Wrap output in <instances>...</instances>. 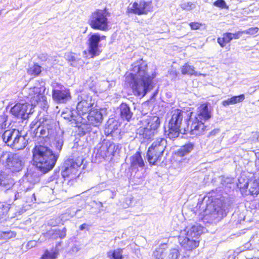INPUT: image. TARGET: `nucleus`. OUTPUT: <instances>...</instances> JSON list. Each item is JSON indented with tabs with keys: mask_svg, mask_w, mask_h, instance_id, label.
Wrapping results in <instances>:
<instances>
[{
	"mask_svg": "<svg viewBox=\"0 0 259 259\" xmlns=\"http://www.w3.org/2000/svg\"><path fill=\"white\" fill-rule=\"evenodd\" d=\"M131 7H128L126 10V14H135L137 15H146L148 12L153 11V7L151 1H146L140 0L131 3Z\"/></svg>",
	"mask_w": 259,
	"mask_h": 259,
	"instance_id": "nucleus-6",
	"label": "nucleus"
},
{
	"mask_svg": "<svg viewBox=\"0 0 259 259\" xmlns=\"http://www.w3.org/2000/svg\"><path fill=\"white\" fill-rule=\"evenodd\" d=\"M163 138H158L148 148L147 158L149 162H157L161 160L164 151V147L161 144Z\"/></svg>",
	"mask_w": 259,
	"mask_h": 259,
	"instance_id": "nucleus-9",
	"label": "nucleus"
},
{
	"mask_svg": "<svg viewBox=\"0 0 259 259\" xmlns=\"http://www.w3.org/2000/svg\"><path fill=\"white\" fill-rule=\"evenodd\" d=\"M183 119V111L176 109L169 122L168 136L170 139L177 138L180 133V124Z\"/></svg>",
	"mask_w": 259,
	"mask_h": 259,
	"instance_id": "nucleus-7",
	"label": "nucleus"
},
{
	"mask_svg": "<svg viewBox=\"0 0 259 259\" xmlns=\"http://www.w3.org/2000/svg\"><path fill=\"white\" fill-rule=\"evenodd\" d=\"M212 135V132L210 133V135Z\"/></svg>",
	"mask_w": 259,
	"mask_h": 259,
	"instance_id": "nucleus-63",
	"label": "nucleus"
},
{
	"mask_svg": "<svg viewBox=\"0 0 259 259\" xmlns=\"http://www.w3.org/2000/svg\"><path fill=\"white\" fill-rule=\"evenodd\" d=\"M258 28L257 27H251L248 28L247 30L244 31V33L248 34H254L256 33L258 31Z\"/></svg>",
	"mask_w": 259,
	"mask_h": 259,
	"instance_id": "nucleus-43",
	"label": "nucleus"
},
{
	"mask_svg": "<svg viewBox=\"0 0 259 259\" xmlns=\"http://www.w3.org/2000/svg\"><path fill=\"white\" fill-rule=\"evenodd\" d=\"M122 249L118 248L113 251H110L107 252L108 257L112 256L113 259H123Z\"/></svg>",
	"mask_w": 259,
	"mask_h": 259,
	"instance_id": "nucleus-29",
	"label": "nucleus"
},
{
	"mask_svg": "<svg viewBox=\"0 0 259 259\" xmlns=\"http://www.w3.org/2000/svg\"><path fill=\"white\" fill-rule=\"evenodd\" d=\"M56 230H54V231H53V233H52V235H54V237L55 238H58V237H59V235H58V234L56 233Z\"/></svg>",
	"mask_w": 259,
	"mask_h": 259,
	"instance_id": "nucleus-55",
	"label": "nucleus"
},
{
	"mask_svg": "<svg viewBox=\"0 0 259 259\" xmlns=\"http://www.w3.org/2000/svg\"><path fill=\"white\" fill-rule=\"evenodd\" d=\"M202 25V23L198 22H192L189 23V26L192 30H198Z\"/></svg>",
	"mask_w": 259,
	"mask_h": 259,
	"instance_id": "nucleus-42",
	"label": "nucleus"
},
{
	"mask_svg": "<svg viewBox=\"0 0 259 259\" xmlns=\"http://www.w3.org/2000/svg\"><path fill=\"white\" fill-rule=\"evenodd\" d=\"M249 192L251 195H257L259 193V185L256 180H250L249 183Z\"/></svg>",
	"mask_w": 259,
	"mask_h": 259,
	"instance_id": "nucleus-26",
	"label": "nucleus"
},
{
	"mask_svg": "<svg viewBox=\"0 0 259 259\" xmlns=\"http://www.w3.org/2000/svg\"><path fill=\"white\" fill-rule=\"evenodd\" d=\"M139 164V166L142 167L144 165V163L141 162V163H138Z\"/></svg>",
	"mask_w": 259,
	"mask_h": 259,
	"instance_id": "nucleus-58",
	"label": "nucleus"
},
{
	"mask_svg": "<svg viewBox=\"0 0 259 259\" xmlns=\"http://www.w3.org/2000/svg\"><path fill=\"white\" fill-rule=\"evenodd\" d=\"M72 164L70 165V166H66L65 167L64 170L62 172L63 177H67L70 174H71L74 172V169L75 168V166L76 165L78 166L79 165L77 164L78 163H72Z\"/></svg>",
	"mask_w": 259,
	"mask_h": 259,
	"instance_id": "nucleus-31",
	"label": "nucleus"
},
{
	"mask_svg": "<svg viewBox=\"0 0 259 259\" xmlns=\"http://www.w3.org/2000/svg\"><path fill=\"white\" fill-rule=\"evenodd\" d=\"M232 100L234 104L242 102L245 99V95L243 94L234 96L232 97Z\"/></svg>",
	"mask_w": 259,
	"mask_h": 259,
	"instance_id": "nucleus-38",
	"label": "nucleus"
},
{
	"mask_svg": "<svg viewBox=\"0 0 259 259\" xmlns=\"http://www.w3.org/2000/svg\"><path fill=\"white\" fill-rule=\"evenodd\" d=\"M131 162H144L142 158L140 152H136L133 156L131 157Z\"/></svg>",
	"mask_w": 259,
	"mask_h": 259,
	"instance_id": "nucleus-36",
	"label": "nucleus"
},
{
	"mask_svg": "<svg viewBox=\"0 0 259 259\" xmlns=\"http://www.w3.org/2000/svg\"><path fill=\"white\" fill-rule=\"evenodd\" d=\"M52 98L58 103H64L69 100L71 96L69 89L63 88L61 90L53 89L52 90Z\"/></svg>",
	"mask_w": 259,
	"mask_h": 259,
	"instance_id": "nucleus-14",
	"label": "nucleus"
},
{
	"mask_svg": "<svg viewBox=\"0 0 259 259\" xmlns=\"http://www.w3.org/2000/svg\"><path fill=\"white\" fill-rule=\"evenodd\" d=\"M106 36H100L98 33H94L91 34L88 37L87 40L88 49L83 52L84 55L87 53L90 56V57L94 58L98 56L101 53V50L99 48V43L101 39H105Z\"/></svg>",
	"mask_w": 259,
	"mask_h": 259,
	"instance_id": "nucleus-5",
	"label": "nucleus"
},
{
	"mask_svg": "<svg viewBox=\"0 0 259 259\" xmlns=\"http://www.w3.org/2000/svg\"><path fill=\"white\" fill-rule=\"evenodd\" d=\"M185 233H180L178 237L179 242L182 248L186 250H192L199 245V241L185 236Z\"/></svg>",
	"mask_w": 259,
	"mask_h": 259,
	"instance_id": "nucleus-13",
	"label": "nucleus"
},
{
	"mask_svg": "<svg viewBox=\"0 0 259 259\" xmlns=\"http://www.w3.org/2000/svg\"><path fill=\"white\" fill-rule=\"evenodd\" d=\"M27 72L30 75L37 76L41 72V67L38 64L34 63L32 67L27 69Z\"/></svg>",
	"mask_w": 259,
	"mask_h": 259,
	"instance_id": "nucleus-25",
	"label": "nucleus"
},
{
	"mask_svg": "<svg viewBox=\"0 0 259 259\" xmlns=\"http://www.w3.org/2000/svg\"><path fill=\"white\" fill-rule=\"evenodd\" d=\"M188 126L189 133L192 135L200 136L204 135L208 130L207 125L204 124V121L195 117L190 119Z\"/></svg>",
	"mask_w": 259,
	"mask_h": 259,
	"instance_id": "nucleus-10",
	"label": "nucleus"
},
{
	"mask_svg": "<svg viewBox=\"0 0 259 259\" xmlns=\"http://www.w3.org/2000/svg\"><path fill=\"white\" fill-rule=\"evenodd\" d=\"M58 252L55 251L46 250L43 259H54L57 257Z\"/></svg>",
	"mask_w": 259,
	"mask_h": 259,
	"instance_id": "nucleus-35",
	"label": "nucleus"
},
{
	"mask_svg": "<svg viewBox=\"0 0 259 259\" xmlns=\"http://www.w3.org/2000/svg\"><path fill=\"white\" fill-rule=\"evenodd\" d=\"M110 16V13L107 8L97 9L91 14L88 24L94 30L107 31L109 27L108 17Z\"/></svg>",
	"mask_w": 259,
	"mask_h": 259,
	"instance_id": "nucleus-3",
	"label": "nucleus"
},
{
	"mask_svg": "<svg viewBox=\"0 0 259 259\" xmlns=\"http://www.w3.org/2000/svg\"><path fill=\"white\" fill-rule=\"evenodd\" d=\"M160 120L158 116L156 115L149 116L146 119V124L141 131L140 135L144 139H149L151 136L158 132L160 127Z\"/></svg>",
	"mask_w": 259,
	"mask_h": 259,
	"instance_id": "nucleus-8",
	"label": "nucleus"
},
{
	"mask_svg": "<svg viewBox=\"0 0 259 259\" xmlns=\"http://www.w3.org/2000/svg\"><path fill=\"white\" fill-rule=\"evenodd\" d=\"M244 33V31H238L234 33H231L232 40L233 39H237L240 38V36Z\"/></svg>",
	"mask_w": 259,
	"mask_h": 259,
	"instance_id": "nucleus-45",
	"label": "nucleus"
},
{
	"mask_svg": "<svg viewBox=\"0 0 259 259\" xmlns=\"http://www.w3.org/2000/svg\"><path fill=\"white\" fill-rule=\"evenodd\" d=\"M95 100L92 96L87 95L78 102L76 106V110L78 114L83 115L89 113L93 108L96 107Z\"/></svg>",
	"mask_w": 259,
	"mask_h": 259,
	"instance_id": "nucleus-11",
	"label": "nucleus"
},
{
	"mask_svg": "<svg viewBox=\"0 0 259 259\" xmlns=\"http://www.w3.org/2000/svg\"><path fill=\"white\" fill-rule=\"evenodd\" d=\"M106 147H107V151H108L109 148L111 147L114 148L115 145L114 143H109L108 144L107 143H106Z\"/></svg>",
	"mask_w": 259,
	"mask_h": 259,
	"instance_id": "nucleus-53",
	"label": "nucleus"
},
{
	"mask_svg": "<svg viewBox=\"0 0 259 259\" xmlns=\"http://www.w3.org/2000/svg\"><path fill=\"white\" fill-rule=\"evenodd\" d=\"M180 70L181 74L183 75H187L189 76H205V74L198 73L193 65H191L189 62L184 63L181 67Z\"/></svg>",
	"mask_w": 259,
	"mask_h": 259,
	"instance_id": "nucleus-19",
	"label": "nucleus"
},
{
	"mask_svg": "<svg viewBox=\"0 0 259 259\" xmlns=\"http://www.w3.org/2000/svg\"><path fill=\"white\" fill-rule=\"evenodd\" d=\"M232 40L231 33L226 32L217 38V42L221 48H225Z\"/></svg>",
	"mask_w": 259,
	"mask_h": 259,
	"instance_id": "nucleus-22",
	"label": "nucleus"
},
{
	"mask_svg": "<svg viewBox=\"0 0 259 259\" xmlns=\"http://www.w3.org/2000/svg\"><path fill=\"white\" fill-rule=\"evenodd\" d=\"M29 95L31 96V98H32L33 100L36 102L39 101L40 99L44 97L39 92H37V91H34V95L31 94Z\"/></svg>",
	"mask_w": 259,
	"mask_h": 259,
	"instance_id": "nucleus-41",
	"label": "nucleus"
},
{
	"mask_svg": "<svg viewBox=\"0 0 259 259\" xmlns=\"http://www.w3.org/2000/svg\"><path fill=\"white\" fill-rule=\"evenodd\" d=\"M2 138L3 142L13 149L20 150L25 147L23 142L24 138L19 131L15 129L6 130L2 134Z\"/></svg>",
	"mask_w": 259,
	"mask_h": 259,
	"instance_id": "nucleus-4",
	"label": "nucleus"
},
{
	"mask_svg": "<svg viewBox=\"0 0 259 259\" xmlns=\"http://www.w3.org/2000/svg\"><path fill=\"white\" fill-rule=\"evenodd\" d=\"M2 235L3 240H7L15 237L16 236V233L11 231L2 232Z\"/></svg>",
	"mask_w": 259,
	"mask_h": 259,
	"instance_id": "nucleus-37",
	"label": "nucleus"
},
{
	"mask_svg": "<svg viewBox=\"0 0 259 259\" xmlns=\"http://www.w3.org/2000/svg\"><path fill=\"white\" fill-rule=\"evenodd\" d=\"M87 114H88V120L91 124L97 126L101 122L102 115L96 107L93 108Z\"/></svg>",
	"mask_w": 259,
	"mask_h": 259,
	"instance_id": "nucleus-18",
	"label": "nucleus"
},
{
	"mask_svg": "<svg viewBox=\"0 0 259 259\" xmlns=\"http://www.w3.org/2000/svg\"><path fill=\"white\" fill-rule=\"evenodd\" d=\"M66 60L70 63L71 66H74V63L76 62L77 58L75 54L72 52H69L65 55Z\"/></svg>",
	"mask_w": 259,
	"mask_h": 259,
	"instance_id": "nucleus-33",
	"label": "nucleus"
},
{
	"mask_svg": "<svg viewBox=\"0 0 259 259\" xmlns=\"http://www.w3.org/2000/svg\"><path fill=\"white\" fill-rule=\"evenodd\" d=\"M36 242L35 241H34V240L30 241L27 243V246H28V247H29L30 248L34 247L36 245Z\"/></svg>",
	"mask_w": 259,
	"mask_h": 259,
	"instance_id": "nucleus-51",
	"label": "nucleus"
},
{
	"mask_svg": "<svg viewBox=\"0 0 259 259\" xmlns=\"http://www.w3.org/2000/svg\"><path fill=\"white\" fill-rule=\"evenodd\" d=\"M56 233L58 234L59 237L60 238H63L66 236V229L64 228L63 229L56 230Z\"/></svg>",
	"mask_w": 259,
	"mask_h": 259,
	"instance_id": "nucleus-46",
	"label": "nucleus"
},
{
	"mask_svg": "<svg viewBox=\"0 0 259 259\" xmlns=\"http://www.w3.org/2000/svg\"><path fill=\"white\" fill-rule=\"evenodd\" d=\"M185 5V9H188V10H191L195 7V5L194 4H193L192 2H188L186 4H184Z\"/></svg>",
	"mask_w": 259,
	"mask_h": 259,
	"instance_id": "nucleus-49",
	"label": "nucleus"
},
{
	"mask_svg": "<svg viewBox=\"0 0 259 259\" xmlns=\"http://www.w3.org/2000/svg\"><path fill=\"white\" fill-rule=\"evenodd\" d=\"M138 65L134 66L132 71L125 76V82L132 89L134 94L137 96L144 97L147 93L156 73L151 75L147 74V64L142 59L138 61Z\"/></svg>",
	"mask_w": 259,
	"mask_h": 259,
	"instance_id": "nucleus-1",
	"label": "nucleus"
},
{
	"mask_svg": "<svg viewBox=\"0 0 259 259\" xmlns=\"http://www.w3.org/2000/svg\"><path fill=\"white\" fill-rule=\"evenodd\" d=\"M11 113L15 116L18 117L24 114L22 105L21 104H15L11 109Z\"/></svg>",
	"mask_w": 259,
	"mask_h": 259,
	"instance_id": "nucleus-27",
	"label": "nucleus"
},
{
	"mask_svg": "<svg viewBox=\"0 0 259 259\" xmlns=\"http://www.w3.org/2000/svg\"><path fill=\"white\" fill-rule=\"evenodd\" d=\"M197 205L203 210L205 214H211L215 219H221L226 214L225 204L221 199L205 196L202 202H198Z\"/></svg>",
	"mask_w": 259,
	"mask_h": 259,
	"instance_id": "nucleus-2",
	"label": "nucleus"
},
{
	"mask_svg": "<svg viewBox=\"0 0 259 259\" xmlns=\"http://www.w3.org/2000/svg\"><path fill=\"white\" fill-rule=\"evenodd\" d=\"M45 162H56L59 155L49 149Z\"/></svg>",
	"mask_w": 259,
	"mask_h": 259,
	"instance_id": "nucleus-30",
	"label": "nucleus"
},
{
	"mask_svg": "<svg viewBox=\"0 0 259 259\" xmlns=\"http://www.w3.org/2000/svg\"><path fill=\"white\" fill-rule=\"evenodd\" d=\"M255 155L256 158L259 161V150H257V151L255 153Z\"/></svg>",
	"mask_w": 259,
	"mask_h": 259,
	"instance_id": "nucleus-57",
	"label": "nucleus"
},
{
	"mask_svg": "<svg viewBox=\"0 0 259 259\" xmlns=\"http://www.w3.org/2000/svg\"><path fill=\"white\" fill-rule=\"evenodd\" d=\"M150 164H151V165H155V163L154 162H153V163H150Z\"/></svg>",
	"mask_w": 259,
	"mask_h": 259,
	"instance_id": "nucleus-61",
	"label": "nucleus"
},
{
	"mask_svg": "<svg viewBox=\"0 0 259 259\" xmlns=\"http://www.w3.org/2000/svg\"><path fill=\"white\" fill-rule=\"evenodd\" d=\"M208 103L200 104L198 107L197 113L194 117L199 118L204 122L209 120L211 117V114L208 110Z\"/></svg>",
	"mask_w": 259,
	"mask_h": 259,
	"instance_id": "nucleus-16",
	"label": "nucleus"
},
{
	"mask_svg": "<svg viewBox=\"0 0 259 259\" xmlns=\"http://www.w3.org/2000/svg\"><path fill=\"white\" fill-rule=\"evenodd\" d=\"M42 125L44 129L41 130L40 132V133L41 135H44L45 132V129L47 128L48 130V133H49V130L52 129V124L51 122L48 121L47 120H45V122L43 121L40 123L38 126L39 127L40 126Z\"/></svg>",
	"mask_w": 259,
	"mask_h": 259,
	"instance_id": "nucleus-34",
	"label": "nucleus"
},
{
	"mask_svg": "<svg viewBox=\"0 0 259 259\" xmlns=\"http://www.w3.org/2000/svg\"><path fill=\"white\" fill-rule=\"evenodd\" d=\"M221 184L223 185H226L228 184H232L234 181V179L233 178L230 177H221Z\"/></svg>",
	"mask_w": 259,
	"mask_h": 259,
	"instance_id": "nucleus-40",
	"label": "nucleus"
},
{
	"mask_svg": "<svg viewBox=\"0 0 259 259\" xmlns=\"http://www.w3.org/2000/svg\"><path fill=\"white\" fill-rule=\"evenodd\" d=\"M0 240H3L2 231H0Z\"/></svg>",
	"mask_w": 259,
	"mask_h": 259,
	"instance_id": "nucleus-59",
	"label": "nucleus"
},
{
	"mask_svg": "<svg viewBox=\"0 0 259 259\" xmlns=\"http://www.w3.org/2000/svg\"><path fill=\"white\" fill-rule=\"evenodd\" d=\"M7 117L5 114H0V126L3 127L6 125Z\"/></svg>",
	"mask_w": 259,
	"mask_h": 259,
	"instance_id": "nucleus-44",
	"label": "nucleus"
},
{
	"mask_svg": "<svg viewBox=\"0 0 259 259\" xmlns=\"http://www.w3.org/2000/svg\"><path fill=\"white\" fill-rule=\"evenodd\" d=\"M5 183V184L4 185H3V186H6L7 185H11L13 183L12 181L10 179H8V178L6 179L4 181H3V183Z\"/></svg>",
	"mask_w": 259,
	"mask_h": 259,
	"instance_id": "nucleus-52",
	"label": "nucleus"
},
{
	"mask_svg": "<svg viewBox=\"0 0 259 259\" xmlns=\"http://www.w3.org/2000/svg\"><path fill=\"white\" fill-rule=\"evenodd\" d=\"M180 255L178 249L173 248L167 251L162 247L156 249L153 252L155 259H178Z\"/></svg>",
	"mask_w": 259,
	"mask_h": 259,
	"instance_id": "nucleus-12",
	"label": "nucleus"
},
{
	"mask_svg": "<svg viewBox=\"0 0 259 259\" xmlns=\"http://www.w3.org/2000/svg\"><path fill=\"white\" fill-rule=\"evenodd\" d=\"M17 157L16 154L11 152H1L0 150V162H21L20 161H15Z\"/></svg>",
	"mask_w": 259,
	"mask_h": 259,
	"instance_id": "nucleus-23",
	"label": "nucleus"
},
{
	"mask_svg": "<svg viewBox=\"0 0 259 259\" xmlns=\"http://www.w3.org/2000/svg\"><path fill=\"white\" fill-rule=\"evenodd\" d=\"M85 227H86V224H83L80 226L79 229L80 230H83L85 228Z\"/></svg>",
	"mask_w": 259,
	"mask_h": 259,
	"instance_id": "nucleus-56",
	"label": "nucleus"
},
{
	"mask_svg": "<svg viewBox=\"0 0 259 259\" xmlns=\"http://www.w3.org/2000/svg\"><path fill=\"white\" fill-rule=\"evenodd\" d=\"M237 187L239 188L242 193H245L249 187L250 180L245 177L241 176L238 179Z\"/></svg>",
	"mask_w": 259,
	"mask_h": 259,
	"instance_id": "nucleus-24",
	"label": "nucleus"
},
{
	"mask_svg": "<svg viewBox=\"0 0 259 259\" xmlns=\"http://www.w3.org/2000/svg\"><path fill=\"white\" fill-rule=\"evenodd\" d=\"M222 104L223 106L226 107V106H229L230 105H233L234 104L233 103L232 98L231 97L230 98H229L227 100L223 101L222 102Z\"/></svg>",
	"mask_w": 259,
	"mask_h": 259,
	"instance_id": "nucleus-47",
	"label": "nucleus"
},
{
	"mask_svg": "<svg viewBox=\"0 0 259 259\" xmlns=\"http://www.w3.org/2000/svg\"><path fill=\"white\" fill-rule=\"evenodd\" d=\"M11 193H12L13 194H14V200H16L18 198V197H19V193H15V192H13L12 191H9Z\"/></svg>",
	"mask_w": 259,
	"mask_h": 259,
	"instance_id": "nucleus-54",
	"label": "nucleus"
},
{
	"mask_svg": "<svg viewBox=\"0 0 259 259\" xmlns=\"http://www.w3.org/2000/svg\"><path fill=\"white\" fill-rule=\"evenodd\" d=\"M33 197H34V200H36V199H35V195H34V194H33Z\"/></svg>",
	"mask_w": 259,
	"mask_h": 259,
	"instance_id": "nucleus-62",
	"label": "nucleus"
},
{
	"mask_svg": "<svg viewBox=\"0 0 259 259\" xmlns=\"http://www.w3.org/2000/svg\"><path fill=\"white\" fill-rule=\"evenodd\" d=\"M48 150L49 148L41 145L35 146L32 150L33 162L45 161Z\"/></svg>",
	"mask_w": 259,
	"mask_h": 259,
	"instance_id": "nucleus-15",
	"label": "nucleus"
},
{
	"mask_svg": "<svg viewBox=\"0 0 259 259\" xmlns=\"http://www.w3.org/2000/svg\"><path fill=\"white\" fill-rule=\"evenodd\" d=\"M120 117L127 121H130L133 117V113L131 111L128 105L126 103H122L119 107Z\"/></svg>",
	"mask_w": 259,
	"mask_h": 259,
	"instance_id": "nucleus-20",
	"label": "nucleus"
},
{
	"mask_svg": "<svg viewBox=\"0 0 259 259\" xmlns=\"http://www.w3.org/2000/svg\"><path fill=\"white\" fill-rule=\"evenodd\" d=\"M246 259H259V258H257L256 257H251V258H247Z\"/></svg>",
	"mask_w": 259,
	"mask_h": 259,
	"instance_id": "nucleus-60",
	"label": "nucleus"
},
{
	"mask_svg": "<svg viewBox=\"0 0 259 259\" xmlns=\"http://www.w3.org/2000/svg\"><path fill=\"white\" fill-rule=\"evenodd\" d=\"M184 232L185 233V236L197 240V237L202 232V227L198 224H195L191 227H187L185 230H182L180 233H183Z\"/></svg>",
	"mask_w": 259,
	"mask_h": 259,
	"instance_id": "nucleus-17",
	"label": "nucleus"
},
{
	"mask_svg": "<svg viewBox=\"0 0 259 259\" xmlns=\"http://www.w3.org/2000/svg\"><path fill=\"white\" fill-rule=\"evenodd\" d=\"M8 177L5 174H2V172L0 173V185L2 186V185H4L5 184L4 182L3 183V181L6 180V179Z\"/></svg>",
	"mask_w": 259,
	"mask_h": 259,
	"instance_id": "nucleus-50",
	"label": "nucleus"
},
{
	"mask_svg": "<svg viewBox=\"0 0 259 259\" xmlns=\"http://www.w3.org/2000/svg\"><path fill=\"white\" fill-rule=\"evenodd\" d=\"M55 164V163H33L32 168L42 174H46L54 167Z\"/></svg>",
	"mask_w": 259,
	"mask_h": 259,
	"instance_id": "nucleus-21",
	"label": "nucleus"
},
{
	"mask_svg": "<svg viewBox=\"0 0 259 259\" xmlns=\"http://www.w3.org/2000/svg\"><path fill=\"white\" fill-rule=\"evenodd\" d=\"M7 207L4 206V205L0 207V219L2 218V217L4 215H5L6 213H7Z\"/></svg>",
	"mask_w": 259,
	"mask_h": 259,
	"instance_id": "nucleus-48",
	"label": "nucleus"
},
{
	"mask_svg": "<svg viewBox=\"0 0 259 259\" xmlns=\"http://www.w3.org/2000/svg\"><path fill=\"white\" fill-rule=\"evenodd\" d=\"M213 5L221 9H228V6L226 5L224 0H217L213 3Z\"/></svg>",
	"mask_w": 259,
	"mask_h": 259,
	"instance_id": "nucleus-39",
	"label": "nucleus"
},
{
	"mask_svg": "<svg viewBox=\"0 0 259 259\" xmlns=\"http://www.w3.org/2000/svg\"><path fill=\"white\" fill-rule=\"evenodd\" d=\"M193 147L194 145L192 143L186 144L179 150L178 154L181 156H183L191 152L193 149Z\"/></svg>",
	"mask_w": 259,
	"mask_h": 259,
	"instance_id": "nucleus-28",
	"label": "nucleus"
},
{
	"mask_svg": "<svg viewBox=\"0 0 259 259\" xmlns=\"http://www.w3.org/2000/svg\"><path fill=\"white\" fill-rule=\"evenodd\" d=\"M8 168L12 172L19 171L22 169L21 163H7Z\"/></svg>",
	"mask_w": 259,
	"mask_h": 259,
	"instance_id": "nucleus-32",
	"label": "nucleus"
}]
</instances>
